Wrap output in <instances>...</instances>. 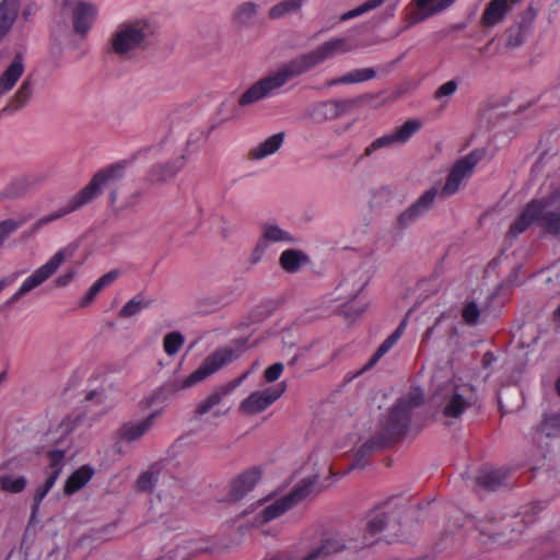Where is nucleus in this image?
<instances>
[{
    "instance_id": "nucleus-1",
    "label": "nucleus",
    "mask_w": 560,
    "mask_h": 560,
    "mask_svg": "<svg viewBox=\"0 0 560 560\" xmlns=\"http://www.w3.org/2000/svg\"><path fill=\"white\" fill-rule=\"evenodd\" d=\"M406 510L405 504L392 500L386 504V510L373 511L366 522L363 541L339 535L320 539L313 546L302 541V549L307 550L301 560H324L327 558L349 560L357 557H369L368 551L374 545V541L369 540L370 537L381 533H385V538L388 540L400 537L399 520Z\"/></svg>"
},
{
    "instance_id": "nucleus-2",
    "label": "nucleus",
    "mask_w": 560,
    "mask_h": 560,
    "mask_svg": "<svg viewBox=\"0 0 560 560\" xmlns=\"http://www.w3.org/2000/svg\"><path fill=\"white\" fill-rule=\"evenodd\" d=\"M349 50L346 38H331L324 42L315 49L282 63L277 70L260 78L240 96L238 104L248 106L260 100L271 97L278 94L293 78L300 77L327 59Z\"/></svg>"
},
{
    "instance_id": "nucleus-3",
    "label": "nucleus",
    "mask_w": 560,
    "mask_h": 560,
    "mask_svg": "<svg viewBox=\"0 0 560 560\" xmlns=\"http://www.w3.org/2000/svg\"><path fill=\"white\" fill-rule=\"evenodd\" d=\"M125 164L116 163L105 168L100 170L94 174L90 183L78 191L66 206L60 208L58 211L45 215L34 222L30 230L26 232L28 236L35 234L44 225L60 219L73 211L79 210L83 206L90 203L93 199L100 196L107 185L116 183L124 177Z\"/></svg>"
},
{
    "instance_id": "nucleus-4",
    "label": "nucleus",
    "mask_w": 560,
    "mask_h": 560,
    "mask_svg": "<svg viewBox=\"0 0 560 560\" xmlns=\"http://www.w3.org/2000/svg\"><path fill=\"white\" fill-rule=\"evenodd\" d=\"M477 401L475 387L455 380L436 385L431 397V405L435 409V413L444 420L445 424H452L455 420L460 419Z\"/></svg>"
},
{
    "instance_id": "nucleus-5",
    "label": "nucleus",
    "mask_w": 560,
    "mask_h": 560,
    "mask_svg": "<svg viewBox=\"0 0 560 560\" xmlns=\"http://www.w3.org/2000/svg\"><path fill=\"white\" fill-rule=\"evenodd\" d=\"M153 34V26L144 19L125 21L112 33L110 50L122 60L131 59L149 48Z\"/></svg>"
},
{
    "instance_id": "nucleus-6",
    "label": "nucleus",
    "mask_w": 560,
    "mask_h": 560,
    "mask_svg": "<svg viewBox=\"0 0 560 560\" xmlns=\"http://www.w3.org/2000/svg\"><path fill=\"white\" fill-rule=\"evenodd\" d=\"M235 358L233 350L223 348L209 354L189 376L183 381H173L165 384L159 392L154 393L148 400V405L162 400L166 395H175L180 389H186L205 381L207 377L219 371Z\"/></svg>"
},
{
    "instance_id": "nucleus-7",
    "label": "nucleus",
    "mask_w": 560,
    "mask_h": 560,
    "mask_svg": "<svg viewBox=\"0 0 560 560\" xmlns=\"http://www.w3.org/2000/svg\"><path fill=\"white\" fill-rule=\"evenodd\" d=\"M410 413L405 402H396L388 411L380 433L366 441L357 452L355 460L381 450L401 438L408 430Z\"/></svg>"
},
{
    "instance_id": "nucleus-8",
    "label": "nucleus",
    "mask_w": 560,
    "mask_h": 560,
    "mask_svg": "<svg viewBox=\"0 0 560 560\" xmlns=\"http://www.w3.org/2000/svg\"><path fill=\"white\" fill-rule=\"evenodd\" d=\"M479 540L487 549H497L517 541L525 528L524 521L514 515L509 517H489L477 526Z\"/></svg>"
},
{
    "instance_id": "nucleus-9",
    "label": "nucleus",
    "mask_w": 560,
    "mask_h": 560,
    "mask_svg": "<svg viewBox=\"0 0 560 560\" xmlns=\"http://www.w3.org/2000/svg\"><path fill=\"white\" fill-rule=\"evenodd\" d=\"M74 250V246H67L59 249L45 265L37 268L30 277L24 280L20 289L4 303V306L11 307L22 296L44 283L67 259H70L73 256Z\"/></svg>"
},
{
    "instance_id": "nucleus-10",
    "label": "nucleus",
    "mask_w": 560,
    "mask_h": 560,
    "mask_svg": "<svg viewBox=\"0 0 560 560\" xmlns=\"http://www.w3.org/2000/svg\"><path fill=\"white\" fill-rule=\"evenodd\" d=\"M536 203L537 225L550 235H560V190L533 199Z\"/></svg>"
},
{
    "instance_id": "nucleus-11",
    "label": "nucleus",
    "mask_w": 560,
    "mask_h": 560,
    "mask_svg": "<svg viewBox=\"0 0 560 560\" xmlns=\"http://www.w3.org/2000/svg\"><path fill=\"white\" fill-rule=\"evenodd\" d=\"M296 241L294 235L281 229L278 224L273 222L264 223L260 237L250 253L249 261L253 265L258 264L271 243L295 244Z\"/></svg>"
},
{
    "instance_id": "nucleus-12",
    "label": "nucleus",
    "mask_w": 560,
    "mask_h": 560,
    "mask_svg": "<svg viewBox=\"0 0 560 560\" xmlns=\"http://www.w3.org/2000/svg\"><path fill=\"white\" fill-rule=\"evenodd\" d=\"M483 158V152L480 150H474L466 156L459 159L452 167L450 174L446 177L444 187L442 188V195L452 196L458 191L462 182L470 176L475 166Z\"/></svg>"
},
{
    "instance_id": "nucleus-13",
    "label": "nucleus",
    "mask_w": 560,
    "mask_h": 560,
    "mask_svg": "<svg viewBox=\"0 0 560 560\" xmlns=\"http://www.w3.org/2000/svg\"><path fill=\"white\" fill-rule=\"evenodd\" d=\"M422 127V121L419 119H408L401 126L396 128L393 132L384 135L375 139L364 150V155L370 156L375 151L383 148H390L398 144L406 143L417 131Z\"/></svg>"
},
{
    "instance_id": "nucleus-14",
    "label": "nucleus",
    "mask_w": 560,
    "mask_h": 560,
    "mask_svg": "<svg viewBox=\"0 0 560 560\" xmlns=\"http://www.w3.org/2000/svg\"><path fill=\"white\" fill-rule=\"evenodd\" d=\"M285 390L284 384L277 387H269L262 390L253 392L240 404V411L247 416H254L266 410L271 406Z\"/></svg>"
},
{
    "instance_id": "nucleus-15",
    "label": "nucleus",
    "mask_w": 560,
    "mask_h": 560,
    "mask_svg": "<svg viewBox=\"0 0 560 560\" xmlns=\"http://www.w3.org/2000/svg\"><path fill=\"white\" fill-rule=\"evenodd\" d=\"M203 556L221 557L222 553L217 546L205 539L185 540L182 544H177L176 547L167 553V558L170 560L176 558L180 560H189L191 558Z\"/></svg>"
},
{
    "instance_id": "nucleus-16",
    "label": "nucleus",
    "mask_w": 560,
    "mask_h": 560,
    "mask_svg": "<svg viewBox=\"0 0 560 560\" xmlns=\"http://www.w3.org/2000/svg\"><path fill=\"white\" fill-rule=\"evenodd\" d=\"M436 195V188H430L424 191L413 203H411L397 217V229L405 230L418 219L423 217L433 207Z\"/></svg>"
},
{
    "instance_id": "nucleus-17",
    "label": "nucleus",
    "mask_w": 560,
    "mask_h": 560,
    "mask_svg": "<svg viewBox=\"0 0 560 560\" xmlns=\"http://www.w3.org/2000/svg\"><path fill=\"white\" fill-rule=\"evenodd\" d=\"M186 162V154H182L174 160L154 164L147 174V182L152 186L166 184L176 177Z\"/></svg>"
},
{
    "instance_id": "nucleus-18",
    "label": "nucleus",
    "mask_w": 560,
    "mask_h": 560,
    "mask_svg": "<svg viewBox=\"0 0 560 560\" xmlns=\"http://www.w3.org/2000/svg\"><path fill=\"white\" fill-rule=\"evenodd\" d=\"M317 483V476H310L300 480L291 491L284 495L290 506L293 509L307 499L316 497L322 491V488H319Z\"/></svg>"
},
{
    "instance_id": "nucleus-19",
    "label": "nucleus",
    "mask_w": 560,
    "mask_h": 560,
    "mask_svg": "<svg viewBox=\"0 0 560 560\" xmlns=\"http://www.w3.org/2000/svg\"><path fill=\"white\" fill-rule=\"evenodd\" d=\"M96 7L83 1H78L72 9L73 30L77 34L85 35L91 28L96 16Z\"/></svg>"
},
{
    "instance_id": "nucleus-20",
    "label": "nucleus",
    "mask_w": 560,
    "mask_h": 560,
    "mask_svg": "<svg viewBox=\"0 0 560 560\" xmlns=\"http://www.w3.org/2000/svg\"><path fill=\"white\" fill-rule=\"evenodd\" d=\"M456 0H415L417 10L408 16V26L425 20L451 7Z\"/></svg>"
},
{
    "instance_id": "nucleus-21",
    "label": "nucleus",
    "mask_w": 560,
    "mask_h": 560,
    "mask_svg": "<svg viewBox=\"0 0 560 560\" xmlns=\"http://www.w3.org/2000/svg\"><path fill=\"white\" fill-rule=\"evenodd\" d=\"M160 413L161 411H153L141 421H130L125 423L119 430L121 440L130 443L142 438L152 428Z\"/></svg>"
},
{
    "instance_id": "nucleus-22",
    "label": "nucleus",
    "mask_w": 560,
    "mask_h": 560,
    "mask_svg": "<svg viewBox=\"0 0 560 560\" xmlns=\"http://www.w3.org/2000/svg\"><path fill=\"white\" fill-rule=\"evenodd\" d=\"M25 70L24 57L16 54L0 75V95L11 91Z\"/></svg>"
},
{
    "instance_id": "nucleus-23",
    "label": "nucleus",
    "mask_w": 560,
    "mask_h": 560,
    "mask_svg": "<svg viewBox=\"0 0 560 560\" xmlns=\"http://www.w3.org/2000/svg\"><path fill=\"white\" fill-rule=\"evenodd\" d=\"M33 94L34 82L31 79V77H27L23 80V82L21 83L16 92L13 94V96L9 100L8 104L2 109V112H8L12 114L21 110L28 104Z\"/></svg>"
},
{
    "instance_id": "nucleus-24",
    "label": "nucleus",
    "mask_w": 560,
    "mask_h": 560,
    "mask_svg": "<svg viewBox=\"0 0 560 560\" xmlns=\"http://www.w3.org/2000/svg\"><path fill=\"white\" fill-rule=\"evenodd\" d=\"M509 471L503 468L481 470L476 477V486L486 491H494L506 485Z\"/></svg>"
},
{
    "instance_id": "nucleus-25",
    "label": "nucleus",
    "mask_w": 560,
    "mask_h": 560,
    "mask_svg": "<svg viewBox=\"0 0 560 560\" xmlns=\"http://www.w3.org/2000/svg\"><path fill=\"white\" fill-rule=\"evenodd\" d=\"M260 479L258 469H249L241 474L232 483L231 497L233 500H240L247 494Z\"/></svg>"
},
{
    "instance_id": "nucleus-26",
    "label": "nucleus",
    "mask_w": 560,
    "mask_h": 560,
    "mask_svg": "<svg viewBox=\"0 0 560 560\" xmlns=\"http://www.w3.org/2000/svg\"><path fill=\"white\" fill-rule=\"evenodd\" d=\"M21 0H1L0 2V42L11 31L19 13Z\"/></svg>"
},
{
    "instance_id": "nucleus-27",
    "label": "nucleus",
    "mask_w": 560,
    "mask_h": 560,
    "mask_svg": "<svg viewBox=\"0 0 560 560\" xmlns=\"http://www.w3.org/2000/svg\"><path fill=\"white\" fill-rule=\"evenodd\" d=\"M516 1L511 0V2ZM508 2L509 0H491L481 15V24L486 27H491L502 22L509 10Z\"/></svg>"
},
{
    "instance_id": "nucleus-28",
    "label": "nucleus",
    "mask_w": 560,
    "mask_h": 560,
    "mask_svg": "<svg viewBox=\"0 0 560 560\" xmlns=\"http://www.w3.org/2000/svg\"><path fill=\"white\" fill-rule=\"evenodd\" d=\"M259 13V5L254 1H245L238 4L233 13L232 21L242 27L253 26Z\"/></svg>"
},
{
    "instance_id": "nucleus-29",
    "label": "nucleus",
    "mask_w": 560,
    "mask_h": 560,
    "mask_svg": "<svg viewBox=\"0 0 560 560\" xmlns=\"http://www.w3.org/2000/svg\"><path fill=\"white\" fill-rule=\"evenodd\" d=\"M284 133L278 132L267 138L256 147L252 148L248 152L250 160H262L269 155L275 154L282 145Z\"/></svg>"
},
{
    "instance_id": "nucleus-30",
    "label": "nucleus",
    "mask_w": 560,
    "mask_h": 560,
    "mask_svg": "<svg viewBox=\"0 0 560 560\" xmlns=\"http://www.w3.org/2000/svg\"><path fill=\"white\" fill-rule=\"evenodd\" d=\"M308 262L310 257L300 249H285L279 257L281 268L289 273L298 272L303 265Z\"/></svg>"
},
{
    "instance_id": "nucleus-31",
    "label": "nucleus",
    "mask_w": 560,
    "mask_h": 560,
    "mask_svg": "<svg viewBox=\"0 0 560 560\" xmlns=\"http://www.w3.org/2000/svg\"><path fill=\"white\" fill-rule=\"evenodd\" d=\"M536 203L529 201L520 217L511 224L509 234L513 237L523 233L532 223L537 224V217L535 213Z\"/></svg>"
},
{
    "instance_id": "nucleus-32",
    "label": "nucleus",
    "mask_w": 560,
    "mask_h": 560,
    "mask_svg": "<svg viewBox=\"0 0 560 560\" xmlns=\"http://www.w3.org/2000/svg\"><path fill=\"white\" fill-rule=\"evenodd\" d=\"M376 71L373 68L355 69L348 72L347 74L331 79L327 82V86H334L337 84H354L361 83L374 79Z\"/></svg>"
},
{
    "instance_id": "nucleus-33",
    "label": "nucleus",
    "mask_w": 560,
    "mask_h": 560,
    "mask_svg": "<svg viewBox=\"0 0 560 560\" xmlns=\"http://www.w3.org/2000/svg\"><path fill=\"white\" fill-rule=\"evenodd\" d=\"M405 326H406V320H402L400 323V325L396 328V330L382 342V345L377 348L375 353L371 357V359L366 363V365L360 372H358V374H360L362 371L373 366L397 342V340L401 337V335L404 332Z\"/></svg>"
},
{
    "instance_id": "nucleus-34",
    "label": "nucleus",
    "mask_w": 560,
    "mask_h": 560,
    "mask_svg": "<svg viewBox=\"0 0 560 560\" xmlns=\"http://www.w3.org/2000/svg\"><path fill=\"white\" fill-rule=\"evenodd\" d=\"M93 476V470L83 466L71 474L65 483V493L72 494L83 488Z\"/></svg>"
},
{
    "instance_id": "nucleus-35",
    "label": "nucleus",
    "mask_w": 560,
    "mask_h": 560,
    "mask_svg": "<svg viewBox=\"0 0 560 560\" xmlns=\"http://www.w3.org/2000/svg\"><path fill=\"white\" fill-rule=\"evenodd\" d=\"M65 455V452L60 450L51 451L48 453L50 471L43 486L49 490L54 487L61 472Z\"/></svg>"
},
{
    "instance_id": "nucleus-36",
    "label": "nucleus",
    "mask_w": 560,
    "mask_h": 560,
    "mask_svg": "<svg viewBox=\"0 0 560 560\" xmlns=\"http://www.w3.org/2000/svg\"><path fill=\"white\" fill-rule=\"evenodd\" d=\"M303 3L304 0H283L271 7L268 15L271 20L283 19L299 12L302 9Z\"/></svg>"
},
{
    "instance_id": "nucleus-37",
    "label": "nucleus",
    "mask_w": 560,
    "mask_h": 560,
    "mask_svg": "<svg viewBox=\"0 0 560 560\" xmlns=\"http://www.w3.org/2000/svg\"><path fill=\"white\" fill-rule=\"evenodd\" d=\"M291 509L292 508L283 495L262 509L260 512L261 521L264 523L270 522Z\"/></svg>"
},
{
    "instance_id": "nucleus-38",
    "label": "nucleus",
    "mask_w": 560,
    "mask_h": 560,
    "mask_svg": "<svg viewBox=\"0 0 560 560\" xmlns=\"http://www.w3.org/2000/svg\"><path fill=\"white\" fill-rule=\"evenodd\" d=\"M152 301L145 299L143 295L138 294L130 301H128L119 311V317L129 318L139 314L142 310L149 308Z\"/></svg>"
},
{
    "instance_id": "nucleus-39",
    "label": "nucleus",
    "mask_w": 560,
    "mask_h": 560,
    "mask_svg": "<svg viewBox=\"0 0 560 560\" xmlns=\"http://www.w3.org/2000/svg\"><path fill=\"white\" fill-rule=\"evenodd\" d=\"M85 420V413L83 411L75 410L67 415L61 422L58 424L57 431L61 436L70 434L78 427L82 425Z\"/></svg>"
},
{
    "instance_id": "nucleus-40",
    "label": "nucleus",
    "mask_w": 560,
    "mask_h": 560,
    "mask_svg": "<svg viewBox=\"0 0 560 560\" xmlns=\"http://www.w3.org/2000/svg\"><path fill=\"white\" fill-rule=\"evenodd\" d=\"M27 486V479L23 476L1 475L0 489L9 493H21Z\"/></svg>"
},
{
    "instance_id": "nucleus-41",
    "label": "nucleus",
    "mask_w": 560,
    "mask_h": 560,
    "mask_svg": "<svg viewBox=\"0 0 560 560\" xmlns=\"http://www.w3.org/2000/svg\"><path fill=\"white\" fill-rule=\"evenodd\" d=\"M226 396L221 387L217 388L207 398L201 400L195 409V415L200 417L208 413L212 408L218 406L222 399Z\"/></svg>"
},
{
    "instance_id": "nucleus-42",
    "label": "nucleus",
    "mask_w": 560,
    "mask_h": 560,
    "mask_svg": "<svg viewBox=\"0 0 560 560\" xmlns=\"http://www.w3.org/2000/svg\"><path fill=\"white\" fill-rule=\"evenodd\" d=\"M184 336L178 331H172L170 334H166L163 339L164 351L168 355H174L179 351V349L184 345Z\"/></svg>"
},
{
    "instance_id": "nucleus-43",
    "label": "nucleus",
    "mask_w": 560,
    "mask_h": 560,
    "mask_svg": "<svg viewBox=\"0 0 560 560\" xmlns=\"http://www.w3.org/2000/svg\"><path fill=\"white\" fill-rule=\"evenodd\" d=\"M159 472L153 468L142 472L137 480V490L152 492L158 482Z\"/></svg>"
},
{
    "instance_id": "nucleus-44",
    "label": "nucleus",
    "mask_w": 560,
    "mask_h": 560,
    "mask_svg": "<svg viewBox=\"0 0 560 560\" xmlns=\"http://www.w3.org/2000/svg\"><path fill=\"white\" fill-rule=\"evenodd\" d=\"M457 541L450 536L443 537L435 546L436 557H453L454 550L457 549Z\"/></svg>"
},
{
    "instance_id": "nucleus-45",
    "label": "nucleus",
    "mask_w": 560,
    "mask_h": 560,
    "mask_svg": "<svg viewBox=\"0 0 560 560\" xmlns=\"http://www.w3.org/2000/svg\"><path fill=\"white\" fill-rule=\"evenodd\" d=\"M542 431L547 436H552L560 433V412H553L545 416L542 422Z\"/></svg>"
},
{
    "instance_id": "nucleus-46",
    "label": "nucleus",
    "mask_w": 560,
    "mask_h": 560,
    "mask_svg": "<svg viewBox=\"0 0 560 560\" xmlns=\"http://www.w3.org/2000/svg\"><path fill=\"white\" fill-rule=\"evenodd\" d=\"M21 226V222L13 219L0 221V248L3 247L7 240Z\"/></svg>"
},
{
    "instance_id": "nucleus-47",
    "label": "nucleus",
    "mask_w": 560,
    "mask_h": 560,
    "mask_svg": "<svg viewBox=\"0 0 560 560\" xmlns=\"http://www.w3.org/2000/svg\"><path fill=\"white\" fill-rule=\"evenodd\" d=\"M423 401H424V395H423L422 390H420L419 388L411 389L406 397L397 400V402L406 404L410 415H411V410L416 407L421 406L423 404Z\"/></svg>"
},
{
    "instance_id": "nucleus-48",
    "label": "nucleus",
    "mask_w": 560,
    "mask_h": 560,
    "mask_svg": "<svg viewBox=\"0 0 560 560\" xmlns=\"http://www.w3.org/2000/svg\"><path fill=\"white\" fill-rule=\"evenodd\" d=\"M480 316V310L475 302H468L465 304L462 311V317L467 325L474 326L478 323Z\"/></svg>"
},
{
    "instance_id": "nucleus-49",
    "label": "nucleus",
    "mask_w": 560,
    "mask_h": 560,
    "mask_svg": "<svg viewBox=\"0 0 560 560\" xmlns=\"http://www.w3.org/2000/svg\"><path fill=\"white\" fill-rule=\"evenodd\" d=\"M458 88V84L455 80H450L443 83L435 92L434 98L438 101L444 100L445 103L454 95Z\"/></svg>"
},
{
    "instance_id": "nucleus-50",
    "label": "nucleus",
    "mask_w": 560,
    "mask_h": 560,
    "mask_svg": "<svg viewBox=\"0 0 560 560\" xmlns=\"http://www.w3.org/2000/svg\"><path fill=\"white\" fill-rule=\"evenodd\" d=\"M118 275V270L108 271L107 273L98 278L89 290L97 295L105 287L113 283L117 279Z\"/></svg>"
},
{
    "instance_id": "nucleus-51",
    "label": "nucleus",
    "mask_w": 560,
    "mask_h": 560,
    "mask_svg": "<svg viewBox=\"0 0 560 560\" xmlns=\"http://www.w3.org/2000/svg\"><path fill=\"white\" fill-rule=\"evenodd\" d=\"M118 275V270L108 271L107 273L98 278L89 290L97 295L105 287L113 283L117 279Z\"/></svg>"
},
{
    "instance_id": "nucleus-52",
    "label": "nucleus",
    "mask_w": 560,
    "mask_h": 560,
    "mask_svg": "<svg viewBox=\"0 0 560 560\" xmlns=\"http://www.w3.org/2000/svg\"><path fill=\"white\" fill-rule=\"evenodd\" d=\"M118 275V270L108 271L107 273L98 278L89 290L97 295L105 287L113 283L117 279Z\"/></svg>"
},
{
    "instance_id": "nucleus-53",
    "label": "nucleus",
    "mask_w": 560,
    "mask_h": 560,
    "mask_svg": "<svg viewBox=\"0 0 560 560\" xmlns=\"http://www.w3.org/2000/svg\"><path fill=\"white\" fill-rule=\"evenodd\" d=\"M118 275V270L108 271L107 273L98 278L89 290L97 295L105 287L113 283L117 279Z\"/></svg>"
},
{
    "instance_id": "nucleus-54",
    "label": "nucleus",
    "mask_w": 560,
    "mask_h": 560,
    "mask_svg": "<svg viewBox=\"0 0 560 560\" xmlns=\"http://www.w3.org/2000/svg\"><path fill=\"white\" fill-rule=\"evenodd\" d=\"M118 275V270L108 271L107 273L98 278L89 290L97 295L105 287L113 283L117 279Z\"/></svg>"
},
{
    "instance_id": "nucleus-55",
    "label": "nucleus",
    "mask_w": 560,
    "mask_h": 560,
    "mask_svg": "<svg viewBox=\"0 0 560 560\" xmlns=\"http://www.w3.org/2000/svg\"><path fill=\"white\" fill-rule=\"evenodd\" d=\"M316 112L323 116L325 119H336V109L332 105L331 100L327 102H323L316 106Z\"/></svg>"
},
{
    "instance_id": "nucleus-56",
    "label": "nucleus",
    "mask_w": 560,
    "mask_h": 560,
    "mask_svg": "<svg viewBox=\"0 0 560 560\" xmlns=\"http://www.w3.org/2000/svg\"><path fill=\"white\" fill-rule=\"evenodd\" d=\"M385 1L386 0H366L361 5L352 9L353 13H354V18L381 7Z\"/></svg>"
},
{
    "instance_id": "nucleus-57",
    "label": "nucleus",
    "mask_w": 560,
    "mask_h": 560,
    "mask_svg": "<svg viewBox=\"0 0 560 560\" xmlns=\"http://www.w3.org/2000/svg\"><path fill=\"white\" fill-rule=\"evenodd\" d=\"M283 371V364L280 362L273 363L265 370L264 376L267 382L277 381Z\"/></svg>"
},
{
    "instance_id": "nucleus-58",
    "label": "nucleus",
    "mask_w": 560,
    "mask_h": 560,
    "mask_svg": "<svg viewBox=\"0 0 560 560\" xmlns=\"http://www.w3.org/2000/svg\"><path fill=\"white\" fill-rule=\"evenodd\" d=\"M331 102L336 109L337 118L345 115L354 106L353 100H331Z\"/></svg>"
},
{
    "instance_id": "nucleus-59",
    "label": "nucleus",
    "mask_w": 560,
    "mask_h": 560,
    "mask_svg": "<svg viewBox=\"0 0 560 560\" xmlns=\"http://www.w3.org/2000/svg\"><path fill=\"white\" fill-rule=\"evenodd\" d=\"M202 138V133H199L197 136L190 135L186 142V149L183 154H186V156L188 158L192 152L197 151L200 148Z\"/></svg>"
},
{
    "instance_id": "nucleus-60",
    "label": "nucleus",
    "mask_w": 560,
    "mask_h": 560,
    "mask_svg": "<svg viewBox=\"0 0 560 560\" xmlns=\"http://www.w3.org/2000/svg\"><path fill=\"white\" fill-rule=\"evenodd\" d=\"M77 276V269L71 268L56 279V285L60 288L67 287Z\"/></svg>"
},
{
    "instance_id": "nucleus-61",
    "label": "nucleus",
    "mask_w": 560,
    "mask_h": 560,
    "mask_svg": "<svg viewBox=\"0 0 560 560\" xmlns=\"http://www.w3.org/2000/svg\"><path fill=\"white\" fill-rule=\"evenodd\" d=\"M249 375V371L243 373L240 377L229 382L225 385L220 386L223 392L226 394V396L232 393L235 388H237Z\"/></svg>"
},
{
    "instance_id": "nucleus-62",
    "label": "nucleus",
    "mask_w": 560,
    "mask_h": 560,
    "mask_svg": "<svg viewBox=\"0 0 560 560\" xmlns=\"http://www.w3.org/2000/svg\"><path fill=\"white\" fill-rule=\"evenodd\" d=\"M249 375V371L243 373L240 377L229 382L225 385L220 386L223 392L226 394V396L232 393L235 388H237Z\"/></svg>"
},
{
    "instance_id": "nucleus-63",
    "label": "nucleus",
    "mask_w": 560,
    "mask_h": 560,
    "mask_svg": "<svg viewBox=\"0 0 560 560\" xmlns=\"http://www.w3.org/2000/svg\"><path fill=\"white\" fill-rule=\"evenodd\" d=\"M50 490L47 489L45 486H40L36 489L35 493H34L33 515L38 510L40 502L44 500V498L47 495V493Z\"/></svg>"
},
{
    "instance_id": "nucleus-64",
    "label": "nucleus",
    "mask_w": 560,
    "mask_h": 560,
    "mask_svg": "<svg viewBox=\"0 0 560 560\" xmlns=\"http://www.w3.org/2000/svg\"><path fill=\"white\" fill-rule=\"evenodd\" d=\"M523 42H524L523 34L520 31H517L515 34L511 33L509 35L506 45H508V47L514 48V47L522 45Z\"/></svg>"
}]
</instances>
